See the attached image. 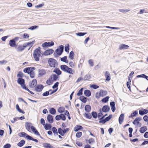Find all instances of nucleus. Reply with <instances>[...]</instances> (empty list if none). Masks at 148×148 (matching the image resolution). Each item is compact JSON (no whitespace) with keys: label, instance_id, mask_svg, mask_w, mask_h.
I'll list each match as a JSON object with an SVG mask.
<instances>
[{"label":"nucleus","instance_id":"nucleus-50","mask_svg":"<svg viewBox=\"0 0 148 148\" xmlns=\"http://www.w3.org/2000/svg\"><path fill=\"white\" fill-rule=\"evenodd\" d=\"M34 43V41H32L30 42H28L26 45H24V47H26L27 46H30L31 47L32 46L33 44Z\"/></svg>","mask_w":148,"mask_h":148},{"label":"nucleus","instance_id":"nucleus-5","mask_svg":"<svg viewBox=\"0 0 148 148\" xmlns=\"http://www.w3.org/2000/svg\"><path fill=\"white\" fill-rule=\"evenodd\" d=\"M64 51V46L62 45H61L59 46V48H57L55 51L58 56H60L61 55Z\"/></svg>","mask_w":148,"mask_h":148},{"label":"nucleus","instance_id":"nucleus-40","mask_svg":"<svg viewBox=\"0 0 148 148\" xmlns=\"http://www.w3.org/2000/svg\"><path fill=\"white\" fill-rule=\"evenodd\" d=\"M31 67H27L24 69L23 70V72L25 73H27L29 74V72L31 71L30 70Z\"/></svg>","mask_w":148,"mask_h":148},{"label":"nucleus","instance_id":"nucleus-17","mask_svg":"<svg viewBox=\"0 0 148 148\" xmlns=\"http://www.w3.org/2000/svg\"><path fill=\"white\" fill-rule=\"evenodd\" d=\"M37 84V80L35 79H33L32 82V83L29 85L30 88H33Z\"/></svg>","mask_w":148,"mask_h":148},{"label":"nucleus","instance_id":"nucleus-58","mask_svg":"<svg viewBox=\"0 0 148 148\" xmlns=\"http://www.w3.org/2000/svg\"><path fill=\"white\" fill-rule=\"evenodd\" d=\"M64 109L63 108L60 107L58 110V111L60 113H62L64 111Z\"/></svg>","mask_w":148,"mask_h":148},{"label":"nucleus","instance_id":"nucleus-4","mask_svg":"<svg viewBox=\"0 0 148 148\" xmlns=\"http://www.w3.org/2000/svg\"><path fill=\"white\" fill-rule=\"evenodd\" d=\"M17 82L18 84L21 86V87L23 89H25L26 87V86L25 84V80L22 78H18L17 80Z\"/></svg>","mask_w":148,"mask_h":148},{"label":"nucleus","instance_id":"nucleus-19","mask_svg":"<svg viewBox=\"0 0 148 148\" xmlns=\"http://www.w3.org/2000/svg\"><path fill=\"white\" fill-rule=\"evenodd\" d=\"M105 75L106 77V80L109 81L110 79V75L109 72L106 71L105 73Z\"/></svg>","mask_w":148,"mask_h":148},{"label":"nucleus","instance_id":"nucleus-62","mask_svg":"<svg viewBox=\"0 0 148 148\" xmlns=\"http://www.w3.org/2000/svg\"><path fill=\"white\" fill-rule=\"evenodd\" d=\"M49 94V91H47L44 92L42 94V95L43 96H47Z\"/></svg>","mask_w":148,"mask_h":148},{"label":"nucleus","instance_id":"nucleus-45","mask_svg":"<svg viewBox=\"0 0 148 148\" xmlns=\"http://www.w3.org/2000/svg\"><path fill=\"white\" fill-rule=\"evenodd\" d=\"M92 115L93 117L95 119H96L98 116L97 113L96 112H92Z\"/></svg>","mask_w":148,"mask_h":148},{"label":"nucleus","instance_id":"nucleus-48","mask_svg":"<svg viewBox=\"0 0 148 148\" xmlns=\"http://www.w3.org/2000/svg\"><path fill=\"white\" fill-rule=\"evenodd\" d=\"M87 33H84V32H78L76 34V35L78 36H83L85 35Z\"/></svg>","mask_w":148,"mask_h":148},{"label":"nucleus","instance_id":"nucleus-22","mask_svg":"<svg viewBox=\"0 0 148 148\" xmlns=\"http://www.w3.org/2000/svg\"><path fill=\"white\" fill-rule=\"evenodd\" d=\"M101 96L103 97L107 94V91L106 90H101L100 91Z\"/></svg>","mask_w":148,"mask_h":148},{"label":"nucleus","instance_id":"nucleus-16","mask_svg":"<svg viewBox=\"0 0 148 148\" xmlns=\"http://www.w3.org/2000/svg\"><path fill=\"white\" fill-rule=\"evenodd\" d=\"M43 147L45 148H54L50 144L47 143H44L42 144Z\"/></svg>","mask_w":148,"mask_h":148},{"label":"nucleus","instance_id":"nucleus-51","mask_svg":"<svg viewBox=\"0 0 148 148\" xmlns=\"http://www.w3.org/2000/svg\"><path fill=\"white\" fill-rule=\"evenodd\" d=\"M83 88H81L79 91L77 93V96H81L83 94Z\"/></svg>","mask_w":148,"mask_h":148},{"label":"nucleus","instance_id":"nucleus-60","mask_svg":"<svg viewBox=\"0 0 148 148\" xmlns=\"http://www.w3.org/2000/svg\"><path fill=\"white\" fill-rule=\"evenodd\" d=\"M23 74L22 72L19 71L17 75V77H23Z\"/></svg>","mask_w":148,"mask_h":148},{"label":"nucleus","instance_id":"nucleus-34","mask_svg":"<svg viewBox=\"0 0 148 148\" xmlns=\"http://www.w3.org/2000/svg\"><path fill=\"white\" fill-rule=\"evenodd\" d=\"M67 57L66 56H64L61 58V61L62 62H65L66 63H68V62L67 60Z\"/></svg>","mask_w":148,"mask_h":148},{"label":"nucleus","instance_id":"nucleus-20","mask_svg":"<svg viewBox=\"0 0 148 148\" xmlns=\"http://www.w3.org/2000/svg\"><path fill=\"white\" fill-rule=\"evenodd\" d=\"M124 119V114H121L119 116V122L120 124H121L123 122Z\"/></svg>","mask_w":148,"mask_h":148},{"label":"nucleus","instance_id":"nucleus-21","mask_svg":"<svg viewBox=\"0 0 148 148\" xmlns=\"http://www.w3.org/2000/svg\"><path fill=\"white\" fill-rule=\"evenodd\" d=\"M39 75L40 76H42L46 74V72L43 69H39L38 71Z\"/></svg>","mask_w":148,"mask_h":148},{"label":"nucleus","instance_id":"nucleus-11","mask_svg":"<svg viewBox=\"0 0 148 148\" xmlns=\"http://www.w3.org/2000/svg\"><path fill=\"white\" fill-rule=\"evenodd\" d=\"M139 114L140 115H143L144 114H146L148 113V110L144 109H142V110H139Z\"/></svg>","mask_w":148,"mask_h":148},{"label":"nucleus","instance_id":"nucleus-53","mask_svg":"<svg viewBox=\"0 0 148 148\" xmlns=\"http://www.w3.org/2000/svg\"><path fill=\"white\" fill-rule=\"evenodd\" d=\"M112 117V114H110L108 116L106 117L105 119L106 122L109 121Z\"/></svg>","mask_w":148,"mask_h":148},{"label":"nucleus","instance_id":"nucleus-35","mask_svg":"<svg viewBox=\"0 0 148 148\" xmlns=\"http://www.w3.org/2000/svg\"><path fill=\"white\" fill-rule=\"evenodd\" d=\"M52 131L53 132L54 135L56 136L58 135V131L57 130V129L55 127H52Z\"/></svg>","mask_w":148,"mask_h":148},{"label":"nucleus","instance_id":"nucleus-15","mask_svg":"<svg viewBox=\"0 0 148 148\" xmlns=\"http://www.w3.org/2000/svg\"><path fill=\"white\" fill-rule=\"evenodd\" d=\"M40 47H39L38 48L36 49L34 51L33 55H40Z\"/></svg>","mask_w":148,"mask_h":148},{"label":"nucleus","instance_id":"nucleus-63","mask_svg":"<svg viewBox=\"0 0 148 148\" xmlns=\"http://www.w3.org/2000/svg\"><path fill=\"white\" fill-rule=\"evenodd\" d=\"M11 145L10 144L7 143L3 147V148H10L11 147Z\"/></svg>","mask_w":148,"mask_h":148},{"label":"nucleus","instance_id":"nucleus-38","mask_svg":"<svg viewBox=\"0 0 148 148\" xmlns=\"http://www.w3.org/2000/svg\"><path fill=\"white\" fill-rule=\"evenodd\" d=\"M74 54L73 51H72L69 53V58L72 60L74 59Z\"/></svg>","mask_w":148,"mask_h":148},{"label":"nucleus","instance_id":"nucleus-6","mask_svg":"<svg viewBox=\"0 0 148 148\" xmlns=\"http://www.w3.org/2000/svg\"><path fill=\"white\" fill-rule=\"evenodd\" d=\"M54 45V43L53 41H51V42H45L42 44V46L43 47H47L52 46Z\"/></svg>","mask_w":148,"mask_h":148},{"label":"nucleus","instance_id":"nucleus-25","mask_svg":"<svg viewBox=\"0 0 148 148\" xmlns=\"http://www.w3.org/2000/svg\"><path fill=\"white\" fill-rule=\"evenodd\" d=\"M27 138L30 140H32L36 143H38V141L36 139L34 138L32 136H27Z\"/></svg>","mask_w":148,"mask_h":148},{"label":"nucleus","instance_id":"nucleus-29","mask_svg":"<svg viewBox=\"0 0 148 148\" xmlns=\"http://www.w3.org/2000/svg\"><path fill=\"white\" fill-rule=\"evenodd\" d=\"M25 141L24 140H21L18 143L17 145L20 147L23 146L25 144Z\"/></svg>","mask_w":148,"mask_h":148},{"label":"nucleus","instance_id":"nucleus-8","mask_svg":"<svg viewBox=\"0 0 148 148\" xmlns=\"http://www.w3.org/2000/svg\"><path fill=\"white\" fill-rule=\"evenodd\" d=\"M54 52V50L52 49H49L45 51L43 53V55L45 56H48L50 55Z\"/></svg>","mask_w":148,"mask_h":148},{"label":"nucleus","instance_id":"nucleus-52","mask_svg":"<svg viewBox=\"0 0 148 148\" xmlns=\"http://www.w3.org/2000/svg\"><path fill=\"white\" fill-rule=\"evenodd\" d=\"M147 76L146 75L144 74H142L141 75H138L137 76V77H142L143 78H145L146 79V78L147 77Z\"/></svg>","mask_w":148,"mask_h":148},{"label":"nucleus","instance_id":"nucleus-64","mask_svg":"<svg viewBox=\"0 0 148 148\" xmlns=\"http://www.w3.org/2000/svg\"><path fill=\"white\" fill-rule=\"evenodd\" d=\"M60 117L61 119L63 121H65L66 120V118L65 115L63 114H60Z\"/></svg>","mask_w":148,"mask_h":148},{"label":"nucleus","instance_id":"nucleus-42","mask_svg":"<svg viewBox=\"0 0 148 148\" xmlns=\"http://www.w3.org/2000/svg\"><path fill=\"white\" fill-rule=\"evenodd\" d=\"M30 75V77L32 78H33L34 77L35 75L34 72L33 70L31 71L29 73V74Z\"/></svg>","mask_w":148,"mask_h":148},{"label":"nucleus","instance_id":"nucleus-47","mask_svg":"<svg viewBox=\"0 0 148 148\" xmlns=\"http://www.w3.org/2000/svg\"><path fill=\"white\" fill-rule=\"evenodd\" d=\"M40 55H33L34 58L35 60L36 61H38L39 60V57Z\"/></svg>","mask_w":148,"mask_h":148},{"label":"nucleus","instance_id":"nucleus-12","mask_svg":"<svg viewBox=\"0 0 148 148\" xmlns=\"http://www.w3.org/2000/svg\"><path fill=\"white\" fill-rule=\"evenodd\" d=\"M48 121L50 123H52L53 121V119L52 115L51 114H48L47 117Z\"/></svg>","mask_w":148,"mask_h":148},{"label":"nucleus","instance_id":"nucleus-2","mask_svg":"<svg viewBox=\"0 0 148 148\" xmlns=\"http://www.w3.org/2000/svg\"><path fill=\"white\" fill-rule=\"evenodd\" d=\"M61 69L64 72L67 73L69 74H73L74 72L73 69L65 65H62L60 66Z\"/></svg>","mask_w":148,"mask_h":148},{"label":"nucleus","instance_id":"nucleus-27","mask_svg":"<svg viewBox=\"0 0 148 148\" xmlns=\"http://www.w3.org/2000/svg\"><path fill=\"white\" fill-rule=\"evenodd\" d=\"M83 127H82V126L77 125L74 127V130L75 132H77L79 130L83 129Z\"/></svg>","mask_w":148,"mask_h":148},{"label":"nucleus","instance_id":"nucleus-24","mask_svg":"<svg viewBox=\"0 0 148 148\" xmlns=\"http://www.w3.org/2000/svg\"><path fill=\"white\" fill-rule=\"evenodd\" d=\"M24 45H23V46L21 45V46H18L16 48V51L18 52H20V51H22L24 50L25 48V47H24Z\"/></svg>","mask_w":148,"mask_h":148},{"label":"nucleus","instance_id":"nucleus-10","mask_svg":"<svg viewBox=\"0 0 148 148\" xmlns=\"http://www.w3.org/2000/svg\"><path fill=\"white\" fill-rule=\"evenodd\" d=\"M110 108L108 105H105L102 108V111L105 112H108L110 110Z\"/></svg>","mask_w":148,"mask_h":148},{"label":"nucleus","instance_id":"nucleus-61","mask_svg":"<svg viewBox=\"0 0 148 148\" xmlns=\"http://www.w3.org/2000/svg\"><path fill=\"white\" fill-rule=\"evenodd\" d=\"M38 26L34 25L31 27H29V29L31 30H33L36 29L38 27Z\"/></svg>","mask_w":148,"mask_h":148},{"label":"nucleus","instance_id":"nucleus-41","mask_svg":"<svg viewBox=\"0 0 148 148\" xmlns=\"http://www.w3.org/2000/svg\"><path fill=\"white\" fill-rule=\"evenodd\" d=\"M18 136L20 137H25L26 136V138H27V136L29 135L24 132H22L21 133L18 134Z\"/></svg>","mask_w":148,"mask_h":148},{"label":"nucleus","instance_id":"nucleus-18","mask_svg":"<svg viewBox=\"0 0 148 148\" xmlns=\"http://www.w3.org/2000/svg\"><path fill=\"white\" fill-rule=\"evenodd\" d=\"M110 105L112 112H114L115 110V105L114 101L111 102L110 103Z\"/></svg>","mask_w":148,"mask_h":148},{"label":"nucleus","instance_id":"nucleus-13","mask_svg":"<svg viewBox=\"0 0 148 148\" xmlns=\"http://www.w3.org/2000/svg\"><path fill=\"white\" fill-rule=\"evenodd\" d=\"M129 47V46L128 45L123 44L119 45V50H121L123 49H127Z\"/></svg>","mask_w":148,"mask_h":148},{"label":"nucleus","instance_id":"nucleus-33","mask_svg":"<svg viewBox=\"0 0 148 148\" xmlns=\"http://www.w3.org/2000/svg\"><path fill=\"white\" fill-rule=\"evenodd\" d=\"M49 113L52 114H56V111L55 109L53 108H51L49 110Z\"/></svg>","mask_w":148,"mask_h":148},{"label":"nucleus","instance_id":"nucleus-14","mask_svg":"<svg viewBox=\"0 0 148 148\" xmlns=\"http://www.w3.org/2000/svg\"><path fill=\"white\" fill-rule=\"evenodd\" d=\"M58 76L56 75L55 74H53L50 77V79L52 81H56L57 80L58 78Z\"/></svg>","mask_w":148,"mask_h":148},{"label":"nucleus","instance_id":"nucleus-3","mask_svg":"<svg viewBox=\"0 0 148 148\" xmlns=\"http://www.w3.org/2000/svg\"><path fill=\"white\" fill-rule=\"evenodd\" d=\"M48 62L49 66L52 67H56L58 66L57 61L54 59L50 58L49 59Z\"/></svg>","mask_w":148,"mask_h":148},{"label":"nucleus","instance_id":"nucleus-37","mask_svg":"<svg viewBox=\"0 0 148 148\" xmlns=\"http://www.w3.org/2000/svg\"><path fill=\"white\" fill-rule=\"evenodd\" d=\"M58 133L62 136H64V133H63V130L62 129L60 128H59L58 129Z\"/></svg>","mask_w":148,"mask_h":148},{"label":"nucleus","instance_id":"nucleus-26","mask_svg":"<svg viewBox=\"0 0 148 148\" xmlns=\"http://www.w3.org/2000/svg\"><path fill=\"white\" fill-rule=\"evenodd\" d=\"M79 99L82 102L84 103H86L87 101V98L83 96L79 97Z\"/></svg>","mask_w":148,"mask_h":148},{"label":"nucleus","instance_id":"nucleus-9","mask_svg":"<svg viewBox=\"0 0 148 148\" xmlns=\"http://www.w3.org/2000/svg\"><path fill=\"white\" fill-rule=\"evenodd\" d=\"M16 38L18 39V38H16L14 39L10 40L9 41V45L11 47H14L16 45V41L14 40Z\"/></svg>","mask_w":148,"mask_h":148},{"label":"nucleus","instance_id":"nucleus-46","mask_svg":"<svg viewBox=\"0 0 148 148\" xmlns=\"http://www.w3.org/2000/svg\"><path fill=\"white\" fill-rule=\"evenodd\" d=\"M89 143L90 145H92L95 143L94 139L93 138H91L88 140Z\"/></svg>","mask_w":148,"mask_h":148},{"label":"nucleus","instance_id":"nucleus-57","mask_svg":"<svg viewBox=\"0 0 148 148\" xmlns=\"http://www.w3.org/2000/svg\"><path fill=\"white\" fill-rule=\"evenodd\" d=\"M130 11V10L128 9H119V11L121 12L124 13V12H127Z\"/></svg>","mask_w":148,"mask_h":148},{"label":"nucleus","instance_id":"nucleus-54","mask_svg":"<svg viewBox=\"0 0 148 148\" xmlns=\"http://www.w3.org/2000/svg\"><path fill=\"white\" fill-rule=\"evenodd\" d=\"M82 135V133L81 132H78L76 134V137L77 138H79L81 137Z\"/></svg>","mask_w":148,"mask_h":148},{"label":"nucleus","instance_id":"nucleus-32","mask_svg":"<svg viewBox=\"0 0 148 148\" xmlns=\"http://www.w3.org/2000/svg\"><path fill=\"white\" fill-rule=\"evenodd\" d=\"M91 109V107L89 105H86L85 107V111L87 112H90V111Z\"/></svg>","mask_w":148,"mask_h":148},{"label":"nucleus","instance_id":"nucleus-36","mask_svg":"<svg viewBox=\"0 0 148 148\" xmlns=\"http://www.w3.org/2000/svg\"><path fill=\"white\" fill-rule=\"evenodd\" d=\"M138 113V112L136 110L135 111L133 112L132 113L131 115L129 116V118H131L133 117L136 116L137 114Z\"/></svg>","mask_w":148,"mask_h":148},{"label":"nucleus","instance_id":"nucleus-7","mask_svg":"<svg viewBox=\"0 0 148 148\" xmlns=\"http://www.w3.org/2000/svg\"><path fill=\"white\" fill-rule=\"evenodd\" d=\"M44 88L43 85L41 84L37 85L35 88V90L37 92H41Z\"/></svg>","mask_w":148,"mask_h":148},{"label":"nucleus","instance_id":"nucleus-55","mask_svg":"<svg viewBox=\"0 0 148 148\" xmlns=\"http://www.w3.org/2000/svg\"><path fill=\"white\" fill-rule=\"evenodd\" d=\"M90 87L91 88H92L94 89H96L99 87V86L96 85L95 84H93L91 85Z\"/></svg>","mask_w":148,"mask_h":148},{"label":"nucleus","instance_id":"nucleus-31","mask_svg":"<svg viewBox=\"0 0 148 148\" xmlns=\"http://www.w3.org/2000/svg\"><path fill=\"white\" fill-rule=\"evenodd\" d=\"M51 127V125L50 124L46 123L44 127L46 130H50Z\"/></svg>","mask_w":148,"mask_h":148},{"label":"nucleus","instance_id":"nucleus-23","mask_svg":"<svg viewBox=\"0 0 148 148\" xmlns=\"http://www.w3.org/2000/svg\"><path fill=\"white\" fill-rule=\"evenodd\" d=\"M84 95L86 97H89L91 95V93L90 90H86L84 92Z\"/></svg>","mask_w":148,"mask_h":148},{"label":"nucleus","instance_id":"nucleus-39","mask_svg":"<svg viewBox=\"0 0 148 148\" xmlns=\"http://www.w3.org/2000/svg\"><path fill=\"white\" fill-rule=\"evenodd\" d=\"M109 97V96H106L105 98H103L101 100V101L103 103H106L108 101Z\"/></svg>","mask_w":148,"mask_h":148},{"label":"nucleus","instance_id":"nucleus-56","mask_svg":"<svg viewBox=\"0 0 148 148\" xmlns=\"http://www.w3.org/2000/svg\"><path fill=\"white\" fill-rule=\"evenodd\" d=\"M142 119L141 118H140V117H137L135 119L134 121L133 122V124H135V122L136 121H138V122H139V121H140Z\"/></svg>","mask_w":148,"mask_h":148},{"label":"nucleus","instance_id":"nucleus-44","mask_svg":"<svg viewBox=\"0 0 148 148\" xmlns=\"http://www.w3.org/2000/svg\"><path fill=\"white\" fill-rule=\"evenodd\" d=\"M84 116L88 119H90L92 118V116L90 113H85Z\"/></svg>","mask_w":148,"mask_h":148},{"label":"nucleus","instance_id":"nucleus-49","mask_svg":"<svg viewBox=\"0 0 148 148\" xmlns=\"http://www.w3.org/2000/svg\"><path fill=\"white\" fill-rule=\"evenodd\" d=\"M90 76L89 74H86L84 76V81L88 80L90 79Z\"/></svg>","mask_w":148,"mask_h":148},{"label":"nucleus","instance_id":"nucleus-59","mask_svg":"<svg viewBox=\"0 0 148 148\" xmlns=\"http://www.w3.org/2000/svg\"><path fill=\"white\" fill-rule=\"evenodd\" d=\"M59 84V83L58 82H56L52 86V88L53 89H54L55 88H57Z\"/></svg>","mask_w":148,"mask_h":148},{"label":"nucleus","instance_id":"nucleus-28","mask_svg":"<svg viewBox=\"0 0 148 148\" xmlns=\"http://www.w3.org/2000/svg\"><path fill=\"white\" fill-rule=\"evenodd\" d=\"M147 130V127L146 126H143L140 129L139 132L141 133H144Z\"/></svg>","mask_w":148,"mask_h":148},{"label":"nucleus","instance_id":"nucleus-1","mask_svg":"<svg viewBox=\"0 0 148 148\" xmlns=\"http://www.w3.org/2000/svg\"><path fill=\"white\" fill-rule=\"evenodd\" d=\"M32 124L30 123L27 122L25 123V127L26 130L29 132L30 128L31 129L32 131L34 133L38 136H40V134L36 129V128L33 126H32Z\"/></svg>","mask_w":148,"mask_h":148},{"label":"nucleus","instance_id":"nucleus-30","mask_svg":"<svg viewBox=\"0 0 148 148\" xmlns=\"http://www.w3.org/2000/svg\"><path fill=\"white\" fill-rule=\"evenodd\" d=\"M53 72L56 73L58 75L61 74L62 73V72L58 68L55 69L53 71Z\"/></svg>","mask_w":148,"mask_h":148},{"label":"nucleus","instance_id":"nucleus-43","mask_svg":"<svg viewBox=\"0 0 148 148\" xmlns=\"http://www.w3.org/2000/svg\"><path fill=\"white\" fill-rule=\"evenodd\" d=\"M69 44H68L66 45L64 47V50L66 52L69 53Z\"/></svg>","mask_w":148,"mask_h":148}]
</instances>
